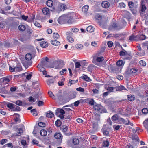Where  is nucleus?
Returning <instances> with one entry per match:
<instances>
[{
	"label": "nucleus",
	"mask_w": 148,
	"mask_h": 148,
	"mask_svg": "<svg viewBox=\"0 0 148 148\" xmlns=\"http://www.w3.org/2000/svg\"><path fill=\"white\" fill-rule=\"evenodd\" d=\"M59 113L60 114L59 115V117L61 119H63L64 118V114H65V112L64 110H63L62 109L57 108L56 110L55 114L58 116Z\"/></svg>",
	"instance_id": "nucleus-4"
},
{
	"label": "nucleus",
	"mask_w": 148,
	"mask_h": 148,
	"mask_svg": "<svg viewBox=\"0 0 148 148\" xmlns=\"http://www.w3.org/2000/svg\"><path fill=\"white\" fill-rule=\"evenodd\" d=\"M138 41H140L143 40L145 39L146 38V36L145 35L141 34L140 35H137Z\"/></svg>",
	"instance_id": "nucleus-19"
},
{
	"label": "nucleus",
	"mask_w": 148,
	"mask_h": 148,
	"mask_svg": "<svg viewBox=\"0 0 148 148\" xmlns=\"http://www.w3.org/2000/svg\"><path fill=\"white\" fill-rule=\"evenodd\" d=\"M146 9V7L145 5H143L142 3L141 4V10L142 12H144L145 11Z\"/></svg>",
	"instance_id": "nucleus-61"
},
{
	"label": "nucleus",
	"mask_w": 148,
	"mask_h": 148,
	"mask_svg": "<svg viewBox=\"0 0 148 148\" xmlns=\"http://www.w3.org/2000/svg\"><path fill=\"white\" fill-rule=\"evenodd\" d=\"M65 5L63 4H61L59 5V7L61 10H64L65 9Z\"/></svg>",
	"instance_id": "nucleus-47"
},
{
	"label": "nucleus",
	"mask_w": 148,
	"mask_h": 148,
	"mask_svg": "<svg viewBox=\"0 0 148 148\" xmlns=\"http://www.w3.org/2000/svg\"><path fill=\"white\" fill-rule=\"evenodd\" d=\"M137 70L134 68H132L130 70L129 73L130 74L135 73L137 72Z\"/></svg>",
	"instance_id": "nucleus-50"
},
{
	"label": "nucleus",
	"mask_w": 148,
	"mask_h": 148,
	"mask_svg": "<svg viewBox=\"0 0 148 148\" xmlns=\"http://www.w3.org/2000/svg\"><path fill=\"white\" fill-rule=\"evenodd\" d=\"M40 45L42 48H46L48 46L47 43L45 41H42L40 42Z\"/></svg>",
	"instance_id": "nucleus-35"
},
{
	"label": "nucleus",
	"mask_w": 148,
	"mask_h": 148,
	"mask_svg": "<svg viewBox=\"0 0 148 148\" xmlns=\"http://www.w3.org/2000/svg\"><path fill=\"white\" fill-rule=\"evenodd\" d=\"M139 64L140 65L143 66H145L146 64V62L143 60H140L139 62Z\"/></svg>",
	"instance_id": "nucleus-52"
},
{
	"label": "nucleus",
	"mask_w": 148,
	"mask_h": 148,
	"mask_svg": "<svg viewBox=\"0 0 148 148\" xmlns=\"http://www.w3.org/2000/svg\"><path fill=\"white\" fill-rule=\"evenodd\" d=\"M83 79L86 81L89 82L91 81V80L90 78L87 76V75H85L83 77Z\"/></svg>",
	"instance_id": "nucleus-46"
},
{
	"label": "nucleus",
	"mask_w": 148,
	"mask_h": 148,
	"mask_svg": "<svg viewBox=\"0 0 148 148\" xmlns=\"http://www.w3.org/2000/svg\"><path fill=\"white\" fill-rule=\"evenodd\" d=\"M71 31L73 32H77L79 31V29L77 28H73L71 29Z\"/></svg>",
	"instance_id": "nucleus-62"
},
{
	"label": "nucleus",
	"mask_w": 148,
	"mask_h": 148,
	"mask_svg": "<svg viewBox=\"0 0 148 148\" xmlns=\"http://www.w3.org/2000/svg\"><path fill=\"white\" fill-rule=\"evenodd\" d=\"M115 90L116 91H122V90H127V89L125 88V87L122 85H121L120 86H116L115 87Z\"/></svg>",
	"instance_id": "nucleus-15"
},
{
	"label": "nucleus",
	"mask_w": 148,
	"mask_h": 148,
	"mask_svg": "<svg viewBox=\"0 0 148 148\" xmlns=\"http://www.w3.org/2000/svg\"><path fill=\"white\" fill-rule=\"evenodd\" d=\"M143 124L145 128L148 131V122L147 121H144L143 123Z\"/></svg>",
	"instance_id": "nucleus-54"
},
{
	"label": "nucleus",
	"mask_w": 148,
	"mask_h": 148,
	"mask_svg": "<svg viewBox=\"0 0 148 148\" xmlns=\"http://www.w3.org/2000/svg\"><path fill=\"white\" fill-rule=\"evenodd\" d=\"M112 120L114 122L119 120V118L117 114H115L113 115L111 117Z\"/></svg>",
	"instance_id": "nucleus-33"
},
{
	"label": "nucleus",
	"mask_w": 148,
	"mask_h": 148,
	"mask_svg": "<svg viewBox=\"0 0 148 148\" xmlns=\"http://www.w3.org/2000/svg\"><path fill=\"white\" fill-rule=\"evenodd\" d=\"M76 60H77L76 59L73 60V62L75 63V67L76 68H79L81 66V65L79 62H75Z\"/></svg>",
	"instance_id": "nucleus-41"
},
{
	"label": "nucleus",
	"mask_w": 148,
	"mask_h": 148,
	"mask_svg": "<svg viewBox=\"0 0 148 148\" xmlns=\"http://www.w3.org/2000/svg\"><path fill=\"white\" fill-rule=\"evenodd\" d=\"M65 78H63L60 81L58 82V84L59 86H62L64 85V81H65Z\"/></svg>",
	"instance_id": "nucleus-43"
},
{
	"label": "nucleus",
	"mask_w": 148,
	"mask_h": 148,
	"mask_svg": "<svg viewBox=\"0 0 148 148\" xmlns=\"http://www.w3.org/2000/svg\"><path fill=\"white\" fill-rule=\"evenodd\" d=\"M128 5L129 7L130 8H133L134 5V3L132 1H129L128 2Z\"/></svg>",
	"instance_id": "nucleus-40"
},
{
	"label": "nucleus",
	"mask_w": 148,
	"mask_h": 148,
	"mask_svg": "<svg viewBox=\"0 0 148 148\" xmlns=\"http://www.w3.org/2000/svg\"><path fill=\"white\" fill-rule=\"evenodd\" d=\"M110 128L107 125H104L101 129V131L103 134L106 136H108Z\"/></svg>",
	"instance_id": "nucleus-7"
},
{
	"label": "nucleus",
	"mask_w": 148,
	"mask_h": 148,
	"mask_svg": "<svg viewBox=\"0 0 148 148\" xmlns=\"http://www.w3.org/2000/svg\"><path fill=\"white\" fill-rule=\"evenodd\" d=\"M76 47L77 49H82L83 48V45L80 44H78L76 45Z\"/></svg>",
	"instance_id": "nucleus-56"
},
{
	"label": "nucleus",
	"mask_w": 148,
	"mask_h": 148,
	"mask_svg": "<svg viewBox=\"0 0 148 148\" xmlns=\"http://www.w3.org/2000/svg\"><path fill=\"white\" fill-rule=\"evenodd\" d=\"M47 61H45V60H43L41 61V62L39 64L44 67H47Z\"/></svg>",
	"instance_id": "nucleus-28"
},
{
	"label": "nucleus",
	"mask_w": 148,
	"mask_h": 148,
	"mask_svg": "<svg viewBox=\"0 0 148 148\" xmlns=\"http://www.w3.org/2000/svg\"><path fill=\"white\" fill-rule=\"evenodd\" d=\"M79 140L76 138H74L72 140V143L74 145H77L79 144Z\"/></svg>",
	"instance_id": "nucleus-23"
},
{
	"label": "nucleus",
	"mask_w": 148,
	"mask_h": 148,
	"mask_svg": "<svg viewBox=\"0 0 148 148\" xmlns=\"http://www.w3.org/2000/svg\"><path fill=\"white\" fill-rule=\"evenodd\" d=\"M66 23V24H72L73 22V18L72 16L69 15H66L65 16Z\"/></svg>",
	"instance_id": "nucleus-10"
},
{
	"label": "nucleus",
	"mask_w": 148,
	"mask_h": 148,
	"mask_svg": "<svg viewBox=\"0 0 148 148\" xmlns=\"http://www.w3.org/2000/svg\"><path fill=\"white\" fill-rule=\"evenodd\" d=\"M37 67L38 68V69L39 71L42 72L43 71L45 70V68L43 66H42L41 65L38 64Z\"/></svg>",
	"instance_id": "nucleus-36"
},
{
	"label": "nucleus",
	"mask_w": 148,
	"mask_h": 148,
	"mask_svg": "<svg viewBox=\"0 0 148 148\" xmlns=\"http://www.w3.org/2000/svg\"><path fill=\"white\" fill-rule=\"evenodd\" d=\"M15 103L17 105L21 106H22L23 103L21 101L18 100Z\"/></svg>",
	"instance_id": "nucleus-60"
},
{
	"label": "nucleus",
	"mask_w": 148,
	"mask_h": 148,
	"mask_svg": "<svg viewBox=\"0 0 148 148\" xmlns=\"http://www.w3.org/2000/svg\"><path fill=\"white\" fill-rule=\"evenodd\" d=\"M51 43L55 46H58L60 45V42L56 40H53L51 41Z\"/></svg>",
	"instance_id": "nucleus-26"
},
{
	"label": "nucleus",
	"mask_w": 148,
	"mask_h": 148,
	"mask_svg": "<svg viewBox=\"0 0 148 148\" xmlns=\"http://www.w3.org/2000/svg\"><path fill=\"white\" fill-rule=\"evenodd\" d=\"M7 106L10 109H12L14 108V104L10 103H9L7 104Z\"/></svg>",
	"instance_id": "nucleus-48"
},
{
	"label": "nucleus",
	"mask_w": 148,
	"mask_h": 148,
	"mask_svg": "<svg viewBox=\"0 0 148 148\" xmlns=\"http://www.w3.org/2000/svg\"><path fill=\"white\" fill-rule=\"evenodd\" d=\"M68 36L67 37V39L68 41L70 42H74V39L73 38V33L71 32H69L66 33Z\"/></svg>",
	"instance_id": "nucleus-9"
},
{
	"label": "nucleus",
	"mask_w": 148,
	"mask_h": 148,
	"mask_svg": "<svg viewBox=\"0 0 148 148\" xmlns=\"http://www.w3.org/2000/svg\"><path fill=\"white\" fill-rule=\"evenodd\" d=\"M64 109L66 114H69V112L72 111V110L69 108H64Z\"/></svg>",
	"instance_id": "nucleus-59"
},
{
	"label": "nucleus",
	"mask_w": 148,
	"mask_h": 148,
	"mask_svg": "<svg viewBox=\"0 0 148 148\" xmlns=\"http://www.w3.org/2000/svg\"><path fill=\"white\" fill-rule=\"evenodd\" d=\"M2 80V84H6L9 83L10 81L9 78L7 77H5L3 78H2L0 79Z\"/></svg>",
	"instance_id": "nucleus-16"
},
{
	"label": "nucleus",
	"mask_w": 148,
	"mask_h": 148,
	"mask_svg": "<svg viewBox=\"0 0 148 148\" xmlns=\"http://www.w3.org/2000/svg\"><path fill=\"white\" fill-rule=\"evenodd\" d=\"M35 16L34 14H32L30 16V18L27 20V21L28 22H34L35 18Z\"/></svg>",
	"instance_id": "nucleus-25"
},
{
	"label": "nucleus",
	"mask_w": 148,
	"mask_h": 148,
	"mask_svg": "<svg viewBox=\"0 0 148 148\" xmlns=\"http://www.w3.org/2000/svg\"><path fill=\"white\" fill-rule=\"evenodd\" d=\"M60 36L58 33H53V38L55 39H57Z\"/></svg>",
	"instance_id": "nucleus-55"
},
{
	"label": "nucleus",
	"mask_w": 148,
	"mask_h": 148,
	"mask_svg": "<svg viewBox=\"0 0 148 148\" xmlns=\"http://www.w3.org/2000/svg\"><path fill=\"white\" fill-rule=\"evenodd\" d=\"M46 116L48 118H52L54 116L53 113L51 111H49L46 112Z\"/></svg>",
	"instance_id": "nucleus-22"
},
{
	"label": "nucleus",
	"mask_w": 148,
	"mask_h": 148,
	"mask_svg": "<svg viewBox=\"0 0 148 148\" xmlns=\"http://www.w3.org/2000/svg\"><path fill=\"white\" fill-rule=\"evenodd\" d=\"M89 6L88 5H86L82 7V10L84 12H86L88 10Z\"/></svg>",
	"instance_id": "nucleus-38"
},
{
	"label": "nucleus",
	"mask_w": 148,
	"mask_h": 148,
	"mask_svg": "<svg viewBox=\"0 0 148 148\" xmlns=\"http://www.w3.org/2000/svg\"><path fill=\"white\" fill-rule=\"evenodd\" d=\"M25 58L27 61H22V63L23 65L25 67H27L30 66L32 64V62L30 61L32 58V55L30 53L26 54L25 56Z\"/></svg>",
	"instance_id": "nucleus-1"
},
{
	"label": "nucleus",
	"mask_w": 148,
	"mask_h": 148,
	"mask_svg": "<svg viewBox=\"0 0 148 148\" xmlns=\"http://www.w3.org/2000/svg\"><path fill=\"white\" fill-rule=\"evenodd\" d=\"M19 30L21 31H24L26 29L25 26L23 25H20L18 27Z\"/></svg>",
	"instance_id": "nucleus-32"
},
{
	"label": "nucleus",
	"mask_w": 148,
	"mask_h": 148,
	"mask_svg": "<svg viewBox=\"0 0 148 148\" xmlns=\"http://www.w3.org/2000/svg\"><path fill=\"white\" fill-rule=\"evenodd\" d=\"M78 80L77 79L76 80L69 79V82L70 83V85H69V86H70L71 85L77 83L78 82Z\"/></svg>",
	"instance_id": "nucleus-44"
},
{
	"label": "nucleus",
	"mask_w": 148,
	"mask_h": 148,
	"mask_svg": "<svg viewBox=\"0 0 148 148\" xmlns=\"http://www.w3.org/2000/svg\"><path fill=\"white\" fill-rule=\"evenodd\" d=\"M53 2L52 0H48L46 2V4L48 7H51L53 5Z\"/></svg>",
	"instance_id": "nucleus-27"
},
{
	"label": "nucleus",
	"mask_w": 148,
	"mask_h": 148,
	"mask_svg": "<svg viewBox=\"0 0 148 148\" xmlns=\"http://www.w3.org/2000/svg\"><path fill=\"white\" fill-rule=\"evenodd\" d=\"M128 100L130 101H133L134 100L135 98L134 95H128L127 96Z\"/></svg>",
	"instance_id": "nucleus-34"
},
{
	"label": "nucleus",
	"mask_w": 148,
	"mask_h": 148,
	"mask_svg": "<svg viewBox=\"0 0 148 148\" xmlns=\"http://www.w3.org/2000/svg\"><path fill=\"white\" fill-rule=\"evenodd\" d=\"M23 130L22 128H20L18 130V131L17 133L15 134V136H19L21 135L23 133Z\"/></svg>",
	"instance_id": "nucleus-31"
},
{
	"label": "nucleus",
	"mask_w": 148,
	"mask_h": 148,
	"mask_svg": "<svg viewBox=\"0 0 148 148\" xmlns=\"http://www.w3.org/2000/svg\"><path fill=\"white\" fill-rule=\"evenodd\" d=\"M8 140L6 139H3L0 141V143L1 145H3L7 143Z\"/></svg>",
	"instance_id": "nucleus-58"
},
{
	"label": "nucleus",
	"mask_w": 148,
	"mask_h": 148,
	"mask_svg": "<svg viewBox=\"0 0 148 148\" xmlns=\"http://www.w3.org/2000/svg\"><path fill=\"white\" fill-rule=\"evenodd\" d=\"M137 37V35L135 36L134 34H132L129 37V40L130 41H137V40H138Z\"/></svg>",
	"instance_id": "nucleus-17"
},
{
	"label": "nucleus",
	"mask_w": 148,
	"mask_h": 148,
	"mask_svg": "<svg viewBox=\"0 0 148 148\" xmlns=\"http://www.w3.org/2000/svg\"><path fill=\"white\" fill-rule=\"evenodd\" d=\"M54 136L56 139L61 142L62 139V136L60 133H56L54 134Z\"/></svg>",
	"instance_id": "nucleus-12"
},
{
	"label": "nucleus",
	"mask_w": 148,
	"mask_h": 148,
	"mask_svg": "<svg viewBox=\"0 0 148 148\" xmlns=\"http://www.w3.org/2000/svg\"><path fill=\"white\" fill-rule=\"evenodd\" d=\"M95 110H97L100 113H106L107 110L105 108L102 106L101 105H96L94 108Z\"/></svg>",
	"instance_id": "nucleus-5"
},
{
	"label": "nucleus",
	"mask_w": 148,
	"mask_h": 148,
	"mask_svg": "<svg viewBox=\"0 0 148 148\" xmlns=\"http://www.w3.org/2000/svg\"><path fill=\"white\" fill-rule=\"evenodd\" d=\"M55 125L57 127H60L61 125V122L60 120L58 119L55 122Z\"/></svg>",
	"instance_id": "nucleus-49"
},
{
	"label": "nucleus",
	"mask_w": 148,
	"mask_h": 148,
	"mask_svg": "<svg viewBox=\"0 0 148 148\" xmlns=\"http://www.w3.org/2000/svg\"><path fill=\"white\" fill-rule=\"evenodd\" d=\"M125 63V62H123V60H120L117 62L116 65L117 66L119 67L122 66L124 65Z\"/></svg>",
	"instance_id": "nucleus-20"
},
{
	"label": "nucleus",
	"mask_w": 148,
	"mask_h": 148,
	"mask_svg": "<svg viewBox=\"0 0 148 148\" xmlns=\"http://www.w3.org/2000/svg\"><path fill=\"white\" fill-rule=\"evenodd\" d=\"M109 145V143L108 140L104 141L103 143V146L104 147H108Z\"/></svg>",
	"instance_id": "nucleus-37"
},
{
	"label": "nucleus",
	"mask_w": 148,
	"mask_h": 148,
	"mask_svg": "<svg viewBox=\"0 0 148 148\" xmlns=\"http://www.w3.org/2000/svg\"><path fill=\"white\" fill-rule=\"evenodd\" d=\"M110 4L109 2L106 1H104L102 2L101 6L103 8H108L110 6Z\"/></svg>",
	"instance_id": "nucleus-18"
},
{
	"label": "nucleus",
	"mask_w": 148,
	"mask_h": 148,
	"mask_svg": "<svg viewBox=\"0 0 148 148\" xmlns=\"http://www.w3.org/2000/svg\"><path fill=\"white\" fill-rule=\"evenodd\" d=\"M114 90H115V87H108L107 88V90L110 92L114 91Z\"/></svg>",
	"instance_id": "nucleus-57"
},
{
	"label": "nucleus",
	"mask_w": 148,
	"mask_h": 148,
	"mask_svg": "<svg viewBox=\"0 0 148 148\" xmlns=\"http://www.w3.org/2000/svg\"><path fill=\"white\" fill-rule=\"evenodd\" d=\"M95 28L92 26H89L86 28L87 31L89 32H94Z\"/></svg>",
	"instance_id": "nucleus-24"
},
{
	"label": "nucleus",
	"mask_w": 148,
	"mask_h": 148,
	"mask_svg": "<svg viewBox=\"0 0 148 148\" xmlns=\"http://www.w3.org/2000/svg\"><path fill=\"white\" fill-rule=\"evenodd\" d=\"M95 66L92 65L89 66L88 67V71L92 73L95 68Z\"/></svg>",
	"instance_id": "nucleus-39"
},
{
	"label": "nucleus",
	"mask_w": 148,
	"mask_h": 148,
	"mask_svg": "<svg viewBox=\"0 0 148 148\" xmlns=\"http://www.w3.org/2000/svg\"><path fill=\"white\" fill-rule=\"evenodd\" d=\"M91 125L93 129L95 130H96L98 126L97 121H93L92 122Z\"/></svg>",
	"instance_id": "nucleus-21"
},
{
	"label": "nucleus",
	"mask_w": 148,
	"mask_h": 148,
	"mask_svg": "<svg viewBox=\"0 0 148 148\" xmlns=\"http://www.w3.org/2000/svg\"><path fill=\"white\" fill-rule=\"evenodd\" d=\"M40 134L42 136H45L47 135V132L45 130H42L40 131Z\"/></svg>",
	"instance_id": "nucleus-29"
},
{
	"label": "nucleus",
	"mask_w": 148,
	"mask_h": 148,
	"mask_svg": "<svg viewBox=\"0 0 148 148\" xmlns=\"http://www.w3.org/2000/svg\"><path fill=\"white\" fill-rule=\"evenodd\" d=\"M62 131L64 133V134L66 136H69L72 134L71 132L68 131V127L66 125H63L62 126L61 128Z\"/></svg>",
	"instance_id": "nucleus-6"
},
{
	"label": "nucleus",
	"mask_w": 148,
	"mask_h": 148,
	"mask_svg": "<svg viewBox=\"0 0 148 148\" xmlns=\"http://www.w3.org/2000/svg\"><path fill=\"white\" fill-rule=\"evenodd\" d=\"M112 27L116 29H119V26L117 23H114L111 25Z\"/></svg>",
	"instance_id": "nucleus-30"
},
{
	"label": "nucleus",
	"mask_w": 148,
	"mask_h": 148,
	"mask_svg": "<svg viewBox=\"0 0 148 148\" xmlns=\"http://www.w3.org/2000/svg\"><path fill=\"white\" fill-rule=\"evenodd\" d=\"M104 60V58L103 57H99L94 56L93 57L92 62L93 63L97 64V62H102Z\"/></svg>",
	"instance_id": "nucleus-8"
},
{
	"label": "nucleus",
	"mask_w": 148,
	"mask_h": 148,
	"mask_svg": "<svg viewBox=\"0 0 148 148\" xmlns=\"http://www.w3.org/2000/svg\"><path fill=\"white\" fill-rule=\"evenodd\" d=\"M15 71L19 72L21 71L22 70V68L21 66H19L15 67Z\"/></svg>",
	"instance_id": "nucleus-53"
},
{
	"label": "nucleus",
	"mask_w": 148,
	"mask_h": 148,
	"mask_svg": "<svg viewBox=\"0 0 148 148\" xmlns=\"http://www.w3.org/2000/svg\"><path fill=\"white\" fill-rule=\"evenodd\" d=\"M31 112L32 113V114L34 116H36L38 114V113L36 111V110L35 109L31 110Z\"/></svg>",
	"instance_id": "nucleus-42"
},
{
	"label": "nucleus",
	"mask_w": 148,
	"mask_h": 148,
	"mask_svg": "<svg viewBox=\"0 0 148 148\" xmlns=\"http://www.w3.org/2000/svg\"><path fill=\"white\" fill-rule=\"evenodd\" d=\"M96 19L98 20V23L100 26L104 25L105 22V18L101 15L97 14L95 16Z\"/></svg>",
	"instance_id": "nucleus-3"
},
{
	"label": "nucleus",
	"mask_w": 148,
	"mask_h": 148,
	"mask_svg": "<svg viewBox=\"0 0 148 148\" xmlns=\"http://www.w3.org/2000/svg\"><path fill=\"white\" fill-rule=\"evenodd\" d=\"M38 125L40 127H44L45 126V124L44 122H40L38 123Z\"/></svg>",
	"instance_id": "nucleus-64"
},
{
	"label": "nucleus",
	"mask_w": 148,
	"mask_h": 148,
	"mask_svg": "<svg viewBox=\"0 0 148 148\" xmlns=\"http://www.w3.org/2000/svg\"><path fill=\"white\" fill-rule=\"evenodd\" d=\"M142 112L143 114H146L148 113V109L147 108H144L142 109Z\"/></svg>",
	"instance_id": "nucleus-51"
},
{
	"label": "nucleus",
	"mask_w": 148,
	"mask_h": 148,
	"mask_svg": "<svg viewBox=\"0 0 148 148\" xmlns=\"http://www.w3.org/2000/svg\"><path fill=\"white\" fill-rule=\"evenodd\" d=\"M121 69H120L117 66L112 67L111 68V71L115 73H119L120 72Z\"/></svg>",
	"instance_id": "nucleus-11"
},
{
	"label": "nucleus",
	"mask_w": 148,
	"mask_h": 148,
	"mask_svg": "<svg viewBox=\"0 0 148 148\" xmlns=\"http://www.w3.org/2000/svg\"><path fill=\"white\" fill-rule=\"evenodd\" d=\"M88 103L91 105H93L94 104V101L93 99H91L89 100Z\"/></svg>",
	"instance_id": "nucleus-63"
},
{
	"label": "nucleus",
	"mask_w": 148,
	"mask_h": 148,
	"mask_svg": "<svg viewBox=\"0 0 148 148\" xmlns=\"http://www.w3.org/2000/svg\"><path fill=\"white\" fill-rule=\"evenodd\" d=\"M64 65V62L63 61L56 60L53 62L51 67L58 69H61Z\"/></svg>",
	"instance_id": "nucleus-2"
},
{
	"label": "nucleus",
	"mask_w": 148,
	"mask_h": 148,
	"mask_svg": "<svg viewBox=\"0 0 148 148\" xmlns=\"http://www.w3.org/2000/svg\"><path fill=\"white\" fill-rule=\"evenodd\" d=\"M127 121L126 120H125V121H124L123 124H125L126 125H130L132 126H133V124L131 122H130L129 120H127Z\"/></svg>",
	"instance_id": "nucleus-45"
},
{
	"label": "nucleus",
	"mask_w": 148,
	"mask_h": 148,
	"mask_svg": "<svg viewBox=\"0 0 148 148\" xmlns=\"http://www.w3.org/2000/svg\"><path fill=\"white\" fill-rule=\"evenodd\" d=\"M58 21L60 24H66L65 16L59 18L58 19Z\"/></svg>",
	"instance_id": "nucleus-13"
},
{
	"label": "nucleus",
	"mask_w": 148,
	"mask_h": 148,
	"mask_svg": "<svg viewBox=\"0 0 148 148\" xmlns=\"http://www.w3.org/2000/svg\"><path fill=\"white\" fill-rule=\"evenodd\" d=\"M42 11L44 14L47 16H49L50 11L49 8L47 7H45L42 9Z\"/></svg>",
	"instance_id": "nucleus-14"
}]
</instances>
